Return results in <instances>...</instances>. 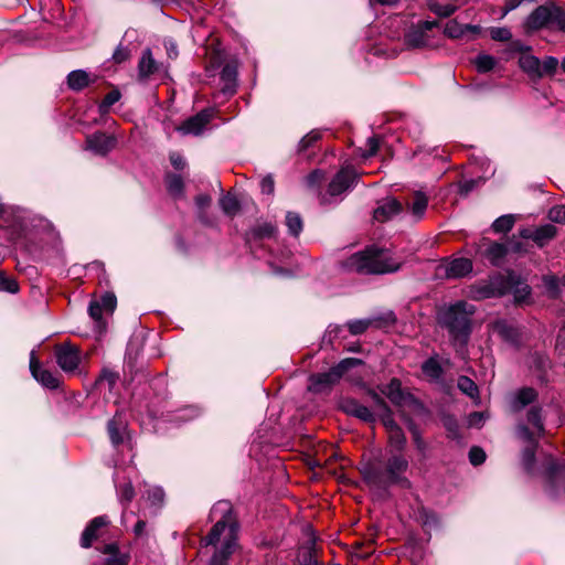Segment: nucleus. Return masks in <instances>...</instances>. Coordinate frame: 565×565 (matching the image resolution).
I'll return each mask as SVG.
<instances>
[{"label":"nucleus","mask_w":565,"mask_h":565,"mask_svg":"<svg viewBox=\"0 0 565 565\" xmlns=\"http://www.w3.org/2000/svg\"><path fill=\"white\" fill-rule=\"evenodd\" d=\"M408 469V461L402 454H392L384 468L376 465H367L363 468L364 481L375 488L385 489L392 484L409 487V481L404 473Z\"/></svg>","instance_id":"3"},{"label":"nucleus","mask_w":565,"mask_h":565,"mask_svg":"<svg viewBox=\"0 0 565 565\" xmlns=\"http://www.w3.org/2000/svg\"><path fill=\"white\" fill-rule=\"evenodd\" d=\"M160 64L153 58L151 50L146 49L138 63V76L140 81L148 79L151 75L158 73Z\"/></svg>","instance_id":"22"},{"label":"nucleus","mask_w":565,"mask_h":565,"mask_svg":"<svg viewBox=\"0 0 565 565\" xmlns=\"http://www.w3.org/2000/svg\"><path fill=\"white\" fill-rule=\"evenodd\" d=\"M402 212V204L394 198L383 200L374 210V218L379 222H386Z\"/></svg>","instance_id":"20"},{"label":"nucleus","mask_w":565,"mask_h":565,"mask_svg":"<svg viewBox=\"0 0 565 565\" xmlns=\"http://www.w3.org/2000/svg\"><path fill=\"white\" fill-rule=\"evenodd\" d=\"M558 65L556 57L548 56L541 63L542 76L545 74H554Z\"/></svg>","instance_id":"60"},{"label":"nucleus","mask_w":565,"mask_h":565,"mask_svg":"<svg viewBox=\"0 0 565 565\" xmlns=\"http://www.w3.org/2000/svg\"><path fill=\"white\" fill-rule=\"evenodd\" d=\"M553 28L557 29L558 31L565 32V9L557 7Z\"/></svg>","instance_id":"62"},{"label":"nucleus","mask_w":565,"mask_h":565,"mask_svg":"<svg viewBox=\"0 0 565 565\" xmlns=\"http://www.w3.org/2000/svg\"><path fill=\"white\" fill-rule=\"evenodd\" d=\"M374 321L370 319L352 320L347 323L348 329L352 335L364 333L369 328L373 327Z\"/></svg>","instance_id":"44"},{"label":"nucleus","mask_w":565,"mask_h":565,"mask_svg":"<svg viewBox=\"0 0 565 565\" xmlns=\"http://www.w3.org/2000/svg\"><path fill=\"white\" fill-rule=\"evenodd\" d=\"M110 524L108 516L99 515L89 521L84 529L79 544L83 548H89L100 537L104 536L106 527Z\"/></svg>","instance_id":"10"},{"label":"nucleus","mask_w":565,"mask_h":565,"mask_svg":"<svg viewBox=\"0 0 565 565\" xmlns=\"http://www.w3.org/2000/svg\"><path fill=\"white\" fill-rule=\"evenodd\" d=\"M0 290L14 294L19 290V286L12 277H9L3 271H0Z\"/></svg>","instance_id":"52"},{"label":"nucleus","mask_w":565,"mask_h":565,"mask_svg":"<svg viewBox=\"0 0 565 565\" xmlns=\"http://www.w3.org/2000/svg\"><path fill=\"white\" fill-rule=\"evenodd\" d=\"M526 426H531V433L535 434V437H542L545 433L543 423V408L539 405H532L526 412Z\"/></svg>","instance_id":"24"},{"label":"nucleus","mask_w":565,"mask_h":565,"mask_svg":"<svg viewBox=\"0 0 565 565\" xmlns=\"http://www.w3.org/2000/svg\"><path fill=\"white\" fill-rule=\"evenodd\" d=\"M557 7L554 3L537 7L526 19V28L529 30H539L544 26H553Z\"/></svg>","instance_id":"11"},{"label":"nucleus","mask_w":565,"mask_h":565,"mask_svg":"<svg viewBox=\"0 0 565 565\" xmlns=\"http://www.w3.org/2000/svg\"><path fill=\"white\" fill-rule=\"evenodd\" d=\"M130 57V51L127 46H124L121 44H119L115 52L113 53V61L116 63V64H120V63H124L126 62L127 60H129Z\"/></svg>","instance_id":"56"},{"label":"nucleus","mask_w":565,"mask_h":565,"mask_svg":"<svg viewBox=\"0 0 565 565\" xmlns=\"http://www.w3.org/2000/svg\"><path fill=\"white\" fill-rule=\"evenodd\" d=\"M302 565H321L316 556V539L311 537L301 554Z\"/></svg>","instance_id":"36"},{"label":"nucleus","mask_w":565,"mask_h":565,"mask_svg":"<svg viewBox=\"0 0 565 565\" xmlns=\"http://www.w3.org/2000/svg\"><path fill=\"white\" fill-rule=\"evenodd\" d=\"M99 551L106 555L105 565H128L130 562L129 553L121 552L115 542L105 544Z\"/></svg>","instance_id":"21"},{"label":"nucleus","mask_w":565,"mask_h":565,"mask_svg":"<svg viewBox=\"0 0 565 565\" xmlns=\"http://www.w3.org/2000/svg\"><path fill=\"white\" fill-rule=\"evenodd\" d=\"M340 407L345 414L354 416L363 422L373 423L375 420V416L372 411L354 398H343Z\"/></svg>","instance_id":"18"},{"label":"nucleus","mask_w":565,"mask_h":565,"mask_svg":"<svg viewBox=\"0 0 565 565\" xmlns=\"http://www.w3.org/2000/svg\"><path fill=\"white\" fill-rule=\"evenodd\" d=\"M514 222H515L514 215H512V214L502 215V216L498 217L492 223V230L495 233H507L513 227Z\"/></svg>","instance_id":"41"},{"label":"nucleus","mask_w":565,"mask_h":565,"mask_svg":"<svg viewBox=\"0 0 565 565\" xmlns=\"http://www.w3.org/2000/svg\"><path fill=\"white\" fill-rule=\"evenodd\" d=\"M212 203V198L209 194H200L195 198V205L198 207V217L202 223H207L206 210Z\"/></svg>","instance_id":"40"},{"label":"nucleus","mask_w":565,"mask_h":565,"mask_svg":"<svg viewBox=\"0 0 565 565\" xmlns=\"http://www.w3.org/2000/svg\"><path fill=\"white\" fill-rule=\"evenodd\" d=\"M457 386L463 394L468 395L471 398H476L479 395L477 384L468 376H459Z\"/></svg>","instance_id":"38"},{"label":"nucleus","mask_w":565,"mask_h":565,"mask_svg":"<svg viewBox=\"0 0 565 565\" xmlns=\"http://www.w3.org/2000/svg\"><path fill=\"white\" fill-rule=\"evenodd\" d=\"M505 292L504 280L499 277H491L489 280L480 281L470 289V297L476 300L502 296Z\"/></svg>","instance_id":"9"},{"label":"nucleus","mask_w":565,"mask_h":565,"mask_svg":"<svg viewBox=\"0 0 565 565\" xmlns=\"http://www.w3.org/2000/svg\"><path fill=\"white\" fill-rule=\"evenodd\" d=\"M404 551L413 565H422L424 559V548L419 540L409 539L404 546Z\"/></svg>","instance_id":"29"},{"label":"nucleus","mask_w":565,"mask_h":565,"mask_svg":"<svg viewBox=\"0 0 565 565\" xmlns=\"http://www.w3.org/2000/svg\"><path fill=\"white\" fill-rule=\"evenodd\" d=\"M516 437L524 444L522 451V462L526 470L532 469L535 461V451L539 445V437L530 431L526 424L520 423L516 426Z\"/></svg>","instance_id":"8"},{"label":"nucleus","mask_w":565,"mask_h":565,"mask_svg":"<svg viewBox=\"0 0 565 565\" xmlns=\"http://www.w3.org/2000/svg\"><path fill=\"white\" fill-rule=\"evenodd\" d=\"M370 320L374 321L373 327L384 328L394 324L396 318L393 311H387L381 316L370 318Z\"/></svg>","instance_id":"51"},{"label":"nucleus","mask_w":565,"mask_h":565,"mask_svg":"<svg viewBox=\"0 0 565 565\" xmlns=\"http://www.w3.org/2000/svg\"><path fill=\"white\" fill-rule=\"evenodd\" d=\"M121 97V94L118 89H113L110 90L105 97L104 99L102 100V103L99 104L98 108H99V113L100 114H106L108 113L109 108L116 104Z\"/></svg>","instance_id":"47"},{"label":"nucleus","mask_w":565,"mask_h":565,"mask_svg":"<svg viewBox=\"0 0 565 565\" xmlns=\"http://www.w3.org/2000/svg\"><path fill=\"white\" fill-rule=\"evenodd\" d=\"M88 313L92 319L96 322V329L99 332H103L106 328V323L103 320V315L105 313L102 305L98 301H92L88 307Z\"/></svg>","instance_id":"37"},{"label":"nucleus","mask_w":565,"mask_h":565,"mask_svg":"<svg viewBox=\"0 0 565 565\" xmlns=\"http://www.w3.org/2000/svg\"><path fill=\"white\" fill-rule=\"evenodd\" d=\"M107 431L114 446L124 444L127 435V427L124 422L118 419L116 416L113 417L107 424Z\"/></svg>","instance_id":"26"},{"label":"nucleus","mask_w":565,"mask_h":565,"mask_svg":"<svg viewBox=\"0 0 565 565\" xmlns=\"http://www.w3.org/2000/svg\"><path fill=\"white\" fill-rule=\"evenodd\" d=\"M366 149L363 151L362 153V157L363 158H370L372 156H374L377 150H379V147H380V139L375 136L373 137H370L367 140H366Z\"/></svg>","instance_id":"58"},{"label":"nucleus","mask_w":565,"mask_h":565,"mask_svg":"<svg viewBox=\"0 0 565 565\" xmlns=\"http://www.w3.org/2000/svg\"><path fill=\"white\" fill-rule=\"evenodd\" d=\"M548 218L554 223L565 224V206H554L548 212Z\"/></svg>","instance_id":"59"},{"label":"nucleus","mask_w":565,"mask_h":565,"mask_svg":"<svg viewBox=\"0 0 565 565\" xmlns=\"http://www.w3.org/2000/svg\"><path fill=\"white\" fill-rule=\"evenodd\" d=\"M543 281L547 290L552 294L553 297L557 295L558 291V279L553 275H546L543 277Z\"/></svg>","instance_id":"61"},{"label":"nucleus","mask_w":565,"mask_h":565,"mask_svg":"<svg viewBox=\"0 0 565 565\" xmlns=\"http://www.w3.org/2000/svg\"><path fill=\"white\" fill-rule=\"evenodd\" d=\"M260 190L264 194H273L275 191V181L271 175H266L260 181Z\"/></svg>","instance_id":"63"},{"label":"nucleus","mask_w":565,"mask_h":565,"mask_svg":"<svg viewBox=\"0 0 565 565\" xmlns=\"http://www.w3.org/2000/svg\"><path fill=\"white\" fill-rule=\"evenodd\" d=\"M409 209L412 211V214L417 218L420 220L424 215V194L418 191L414 195L413 202L409 204Z\"/></svg>","instance_id":"49"},{"label":"nucleus","mask_w":565,"mask_h":565,"mask_svg":"<svg viewBox=\"0 0 565 565\" xmlns=\"http://www.w3.org/2000/svg\"><path fill=\"white\" fill-rule=\"evenodd\" d=\"M341 267L360 275H382L397 270L399 264L392 258L388 250L372 246L342 260Z\"/></svg>","instance_id":"2"},{"label":"nucleus","mask_w":565,"mask_h":565,"mask_svg":"<svg viewBox=\"0 0 565 565\" xmlns=\"http://www.w3.org/2000/svg\"><path fill=\"white\" fill-rule=\"evenodd\" d=\"M381 392L399 408L402 417L406 422L408 429L413 433L415 443L420 448V433L417 429L416 420L420 419L424 415L423 405L413 395L402 390V384L397 379H392Z\"/></svg>","instance_id":"4"},{"label":"nucleus","mask_w":565,"mask_h":565,"mask_svg":"<svg viewBox=\"0 0 565 565\" xmlns=\"http://www.w3.org/2000/svg\"><path fill=\"white\" fill-rule=\"evenodd\" d=\"M166 186L170 195L175 199L182 198L184 193V182L180 174L168 173L166 175Z\"/></svg>","instance_id":"30"},{"label":"nucleus","mask_w":565,"mask_h":565,"mask_svg":"<svg viewBox=\"0 0 565 565\" xmlns=\"http://www.w3.org/2000/svg\"><path fill=\"white\" fill-rule=\"evenodd\" d=\"M237 62L231 61L226 63L221 72V81L223 83L222 92L225 94H234L237 85Z\"/></svg>","instance_id":"23"},{"label":"nucleus","mask_w":565,"mask_h":565,"mask_svg":"<svg viewBox=\"0 0 565 565\" xmlns=\"http://www.w3.org/2000/svg\"><path fill=\"white\" fill-rule=\"evenodd\" d=\"M118 380H119V374L117 372H114L109 369H103L99 377L96 381V384L100 385V384L107 383L108 388L113 390Z\"/></svg>","instance_id":"48"},{"label":"nucleus","mask_w":565,"mask_h":565,"mask_svg":"<svg viewBox=\"0 0 565 565\" xmlns=\"http://www.w3.org/2000/svg\"><path fill=\"white\" fill-rule=\"evenodd\" d=\"M429 9L434 13L438 14L439 17L447 18V17L451 15L456 11L457 8L449 3H447V4L430 3Z\"/></svg>","instance_id":"54"},{"label":"nucleus","mask_w":565,"mask_h":565,"mask_svg":"<svg viewBox=\"0 0 565 565\" xmlns=\"http://www.w3.org/2000/svg\"><path fill=\"white\" fill-rule=\"evenodd\" d=\"M67 85L73 90H82L89 85V75L83 70H76L67 75Z\"/></svg>","instance_id":"31"},{"label":"nucleus","mask_w":565,"mask_h":565,"mask_svg":"<svg viewBox=\"0 0 565 565\" xmlns=\"http://www.w3.org/2000/svg\"><path fill=\"white\" fill-rule=\"evenodd\" d=\"M117 140L114 136L106 135L105 132L97 131L86 137L87 149L93 152L106 156L116 147Z\"/></svg>","instance_id":"15"},{"label":"nucleus","mask_w":565,"mask_h":565,"mask_svg":"<svg viewBox=\"0 0 565 565\" xmlns=\"http://www.w3.org/2000/svg\"><path fill=\"white\" fill-rule=\"evenodd\" d=\"M321 138V132L319 130H311L298 143V152H305L310 147H312L318 140Z\"/></svg>","instance_id":"46"},{"label":"nucleus","mask_w":565,"mask_h":565,"mask_svg":"<svg viewBox=\"0 0 565 565\" xmlns=\"http://www.w3.org/2000/svg\"><path fill=\"white\" fill-rule=\"evenodd\" d=\"M373 399L376 403V405L383 411L382 415V423L384 427L386 428L387 433L393 431L394 428H401L396 422L394 420L392 413L387 406V404L384 402V399L377 395L376 393L373 394Z\"/></svg>","instance_id":"32"},{"label":"nucleus","mask_w":565,"mask_h":565,"mask_svg":"<svg viewBox=\"0 0 565 565\" xmlns=\"http://www.w3.org/2000/svg\"><path fill=\"white\" fill-rule=\"evenodd\" d=\"M405 45L408 49H419L424 45V20L418 19L417 22L407 30L404 36Z\"/></svg>","instance_id":"25"},{"label":"nucleus","mask_w":565,"mask_h":565,"mask_svg":"<svg viewBox=\"0 0 565 565\" xmlns=\"http://www.w3.org/2000/svg\"><path fill=\"white\" fill-rule=\"evenodd\" d=\"M30 371L33 377L44 387L49 390H55L60 386L61 382L58 376H56L53 372L42 367L34 353H31Z\"/></svg>","instance_id":"14"},{"label":"nucleus","mask_w":565,"mask_h":565,"mask_svg":"<svg viewBox=\"0 0 565 565\" xmlns=\"http://www.w3.org/2000/svg\"><path fill=\"white\" fill-rule=\"evenodd\" d=\"M495 58L488 54H480L475 60L476 68L479 73H487L495 66Z\"/></svg>","instance_id":"43"},{"label":"nucleus","mask_w":565,"mask_h":565,"mask_svg":"<svg viewBox=\"0 0 565 565\" xmlns=\"http://www.w3.org/2000/svg\"><path fill=\"white\" fill-rule=\"evenodd\" d=\"M217 514H220V519L202 540V544L205 546H216L223 536L222 546L213 554L209 565H228L227 561L237 546L238 524L228 501H218L213 507L211 515L215 518Z\"/></svg>","instance_id":"1"},{"label":"nucleus","mask_w":565,"mask_h":565,"mask_svg":"<svg viewBox=\"0 0 565 565\" xmlns=\"http://www.w3.org/2000/svg\"><path fill=\"white\" fill-rule=\"evenodd\" d=\"M539 397L537 392L532 387H522L511 394L509 399V406L511 412L520 413L526 406L536 402Z\"/></svg>","instance_id":"16"},{"label":"nucleus","mask_w":565,"mask_h":565,"mask_svg":"<svg viewBox=\"0 0 565 565\" xmlns=\"http://www.w3.org/2000/svg\"><path fill=\"white\" fill-rule=\"evenodd\" d=\"M556 233L557 231L554 225L545 224L535 230L523 228L520 231V236L526 239H532L540 247H543L547 242L555 237Z\"/></svg>","instance_id":"17"},{"label":"nucleus","mask_w":565,"mask_h":565,"mask_svg":"<svg viewBox=\"0 0 565 565\" xmlns=\"http://www.w3.org/2000/svg\"><path fill=\"white\" fill-rule=\"evenodd\" d=\"M489 33L492 40L499 42H507L512 39V33L508 28H491Z\"/></svg>","instance_id":"53"},{"label":"nucleus","mask_w":565,"mask_h":565,"mask_svg":"<svg viewBox=\"0 0 565 565\" xmlns=\"http://www.w3.org/2000/svg\"><path fill=\"white\" fill-rule=\"evenodd\" d=\"M286 225L291 235L298 236L302 231V218L298 213L288 212L286 214Z\"/></svg>","instance_id":"39"},{"label":"nucleus","mask_w":565,"mask_h":565,"mask_svg":"<svg viewBox=\"0 0 565 565\" xmlns=\"http://www.w3.org/2000/svg\"><path fill=\"white\" fill-rule=\"evenodd\" d=\"M211 118V113L204 109L184 120L179 127H177V130L182 135L199 136L203 132L205 126L210 122Z\"/></svg>","instance_id":"13"},{"label":"nucleus","mask_w":565,"mask_h":565,"mask_svg":"<svg viewBox=\"0 0 565 565\" xmlns=\"http://www.w3.org/2000/svg\"><path fill=\"white\" fill-rule=\"evenodd\" d=\"M480 253L492 264L500 265L504 259L508 248L504 244L497 242H482L480 245Z\"/></svg>","instance_id":"19"},{"label":"nucleus","mask_w":565,"mask_h":565,"mask_svg":"<svg viewBox=\"0 0 565 565\" xmlns=\"http://www.w3.org/2000/svg\"><path fill=\"white\" fill-rule=\"evenodd\" d=\"M356 178L358 174L353 168L348 167L341 169L329 183L328 193L331 196L342 194L352 185Z\"/></svg>","instance_id":"12"},{"label":"nucleus","mask_w":565,"mask_h":565,"mask_svg":"<svg viewBox=\"0 0 565 565\" xmlns=\"http://www.w3.org/2000/svg\"><path fill=\"white\" fill-rule=\"evenodd\" d=\"M54 356L57 365L65 373L74 374L81 363V351L71 342H63L54 347Z\"/></svg>","instance_id":"7"},{"label":"nucleus","mask_w":565,"mask_h":565,"mask_svg":"<svg viewBox=\"0 0 565 565\" xmlns=\"http://www.w3.org/2000/svg\"><path fill=\"white\" fill-rule=\"evenodd\" d=\"M472 270V263L468 258H456L446 267V275L449 278H460Z\"/></svg>","instance_id":"27"},{"label":"nucleus","mask_w":565,"mask_h":565,"mask_svg":"<svg viewBox=\"0 0 565 565\" xmlns=\"http://www.w3.org/2000/svg\"><path fill=\"white\" fill-rule=\"evenodd\" d=\"M277 232V227L273 223H262L252 228V234L255 238H269Z\"/></svg>","instance_id":"42"},{"label":"nucleus","mask_w":565,"mask_h":565,"mask_svg":"<svg viewBox=\"0 0 565 565\" xmlns=\"http://www.w3.org/2000/svg\"><path fill=\"white\" fill-rule=\"evenodd\" d=\"M469 460H470L471 465L479 466L484 462L486 452L480 447H472L469 450Z\"/></svg>","instance_id":"57"},{"label":"nucleus","mask_w":565,"mask_h":565,"mask_svg":"<svg viewBox=\"0 0 565 565\" xmlns=\"http://www.w3.org/2000/svg\"><path fill=\"white\" fill-rule=\"evenodd\" d=\"M387 434L390 446L396 451H401L406 444V438L403 430L401 428H394L393 431Z\"/></svg>","instance_id":"45"},{"label":"nucleus","mask_w":565,"mask_h":565,"mask_svg":"<svg viewBox=\"0 0 565 565\" xmlns=\"http://www.w3.org/2000/svg\"><path fill=\"white\" fill-rule=\"evenodd\" d=\"M118 494L120 501L128 504L135 498V489L130 482L124 483L119 487Z\"/></svg>","instance_id":"55"},{"label":"nucleus","mask_w":565,"mask_h":565,"mask_svg":"<svg viewBox=\"0 0 565 565\" xmlns=\"http://www.w3.org/2000/svg\"><path fill=\"white\" fill-rule=\"evenodd\" d=\"M494 332H497L503 340L516 343L519 340L518 330L505 321H498L493 326Z\"/></svg>","instance_id":"34"},{"label":"nucleus","mask_w":565,"mask_h":565,"mask_svg":"<svg viewBox=\"0 0 565 565\" xmlns=\"http://www.w3.org/2000/svg\"><path fill=\"white\" fill-rule=\"evenodd\" d=\"M520 67L532 76L542 77L541 62L537 57L525 54L519 60Z\"/></svg>","instance_id":"33"},{"label":"nucleus","mask_w":565,"mask_h":565,"mask_svg":"<svg viewBox=\"0 0 565 565\" xmlns=\"http://www.w3.org/2000/svg\"><path fill=\"white\" fill-rule=\"evenodd\" d=\"M323 178H324V174L322 171L315 170L310 174L307 175V178H306L307 185L310 188H313V186L318 185L323 180Z\"/></svg>","instance_id":"64"},{"label":"nucleus","mask_w":565,"mask_h":565,"mask_svg":"<svg viewBox=\"0 0 565 565\" xmlns=\"http://www.w3.org/2000/svg\"><path fill=\"white\" fill-rule=\"evenodd\" d=\"M475 307L466 301L445 306L437 311V322L446 328L450 335L460 342H466L471 332V316Z\"/></svg>","instance_id":"5"},{"label":"nucleus","mask_w":565,"mask_h":565,"mask_svg":"<svg viewBox=\"0 0 565 565\" xmlns=\"http://www.w3.org/2000/svg\"><path fill=\"white\" fill-rule=\"evenodd\" d=\"M362 360L356 358H347L340 361L335 366L331 367L328 372L312 374L309 377L310 385L309 390L320 393L326 388L331 387L340 381L344 373L349 370L361 365Z\"/></svg>","instance_id":"6"},{"label":"nucleus","mask_w":565,"mask_h":565,"mask_svg":"<svg viewBox=\"0 0 565 565\" xmlns=\"http://www.w3.org/2000/svg\"><path fill=\"white\" fill-rule=\"evenodd\" d=\"M450 364L448 359L440 358L439 355L430 356L426 360V376L431 380H439L444 373V366Z\"/></svg>","instance_id":"28"},{"label":"nucleus","mask_w":565,"mask_h":565,"mask_svg":"<svg viewBox=\"0 0 565 565\" xmlns=\"http://www.w3.org/2000/svg\"><path fill=\"white\" fill-rule=\"evenodd\" d=\"M218 203H220L222 211L228 216L236 215L241 210L239 201L237 200V198L235 195H233L231 193L223 195L220 199Z\"/></svg>","instance_id":"35"},{"label":"nucleus","mask_w":565,"mask_h":565,"mask_svg":"<svg viewBox=\"0 0 565 565\" xmlns=\"http://www.w3.org/2000/svg\"><path fill=\"white\" fill-rule=\"evenodd\" d=\"M98 302L102 305L106 315H113L117 305V299L113 292H105Z\"/></svg>","instance_id":"50"}]
</instances>
